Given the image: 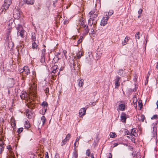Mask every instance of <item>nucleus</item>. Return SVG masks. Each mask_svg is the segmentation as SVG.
<instances>
[{
    "mask_svg": "<svg viewBox=\"0 0 158 158\" xmlns=\"http://www.w3.org/2000/svg\"><path fill=\"white\" fill-rule=\"evenodd\" d=\"M90 18L89 20L88 23L90 25H91L94 23V20H95V28H96V21L95 20L98 16V13L96 10H93L90 11L89 13Z\"/></svg>",
    "mask_w": 158,
    "mask_h": 158,
    "instance_id": "1",
    "label": "nucleus"
},
{
    "mask_svg": "<svg viewBox=\"0 0 158 158\" xmlns=\"http://www.w3.org/2000/svg\"><path fill=\"white\" fill-rule=\"evenodd\" d=\"M32 96L33 95L29 93V94H27L25 92L23 91L21 95H20V97L22 99H25L27 101L28 103H31V101H32Z\"/></svg>",
    "mask_w": 158,
    "mask_h": 158,
    "instance_id": "2",
    "label": "nucleus"
},
{
    "mask_svg": "<svg viewBox=\"0 0 158 158\" xmlns=\"http://www.w3.org/2000/svg\"><path fill=\"white\" fill-rule=\"evenodd\" d=\"M36 85L34 83L30 85L29 93L33 95V97L36 96Z\"/></svg>",
    "mask_w": 158,
    "mask_h": 158,
    "instance_id": "3",
    "label": "nucleus"
},
{
    "mask_svg": "<svg viewBox=\"0 0 158 158\" xmlns=\"http://www.w3.org/2000/svg\"><path fill=\"white\" fill-rule=\"evenodd\" d=\"M11 0H4V4L2 7V12H5L6 10L9 8L11 3Z\"/></svg>",
    "mask_w": 158,
    "mask_h": 158,
    "instance_id": "4",
    "label": "nucleus"
},
{
    "mask_svg": "<svg viewBox=\"0 0 158 158\" xmlns=\"http://www.w3.org/2000/svg\"><path fill=\"white\" fill-rule=\"evenodd\" d=\"M16 29L18 31V35H19V34L21 37H23L24 31L23 30L22 26L20 25H18V26L16 27Z\"/></svg>",
    "mask_w": 158,
    "mask_h": 158,
    "instance_id": "5",
    "label": "nucleus"
},
{
    "mask_svg": "<svg viewBox=\"0 0 158 158\" xmlns=\"http://www.w3.org/2000/svg\"><path fill=\"white\" fill-rule=\"evenodd\" d=\"M42 105L43 106V108L41 111H40V112L42 114H44L46 111L47 107L48 106L47 103L46 102H43L42 103Z\"/></svg>",
    "mask_w": 158,
    "mask_h": 158,
    "instance_id": "6",
    "label": "nucleus"
},
{
    "mask_svg": "<svg viewBox=\"0 0 158 158\" xmlns=\"http://www.w3.org/2000/svg\"><path fill=\"white\" fill-rule=\"evenodd\" d=\"M109 19V17H103L101 21L100 25L103 26L106 25L107 23V22Z\"/></svg>",
    "mask_w": 158,
    "mask_h": 158,
    "instance_id": "7",
    "label": "nucleus"
},
{
    "mask_svg": "<svg viewBox=\"0 0 158 158\" xmlns=\"http://www.w3.org/2000/svg\"><path fill=\"white\" fill-rule=\"evenodd\" d=\"M20 72H24L26 75H28L30 73V71L28 67L27 66H24L23 69L20 70Z\"/></svg>",
    "mask_w": 158,
    "mask_h": 158,
    "instance_id": "8",
    "label": "nucleus"
},
{
    "mask_svg": "<svg viewBox=\"0 0 158 158\" xmlns=\"http://www.w3.org/2000/svg\"><path fill=\"white\" fill-rule=\"evenodd\" d=\"M86 111V109L85 108H81L79 111V116L80 117H82L85 114Z\"/></svg>",
    "mask_w": 158,
    "mask_h": 158,
    "instance_id": "9",
    "label": "nucleus"
},
{
    "mask_svg": "<svg viewBox=\"0 0 158 158\" xmlns=\"http://www.w3.org/2000/svg\"><path fill=\"white\" fill-rule=\"evenodd\" d=\"M71 137V135L69 134H68L65 139L63 140L62 142V145H65L67 142L69 140Z\"/></svg>",
    "mask_w": 158,
    "mask_h": 158,
    "instance_id": "10",
    "label": "nucleus"
},
{
    "mask_svg": "<svg viewBox=\"0 0 158 158\" xmlns=\"http://www.w3.org/2000/svg\"><path fill=\"white\" fill-rule=\"evenodd\" d=\"M127 118V115L124 113H122L121 114V120L122 122L125 123Z\"/></svg>",
    "mask_w": 158,
    "mask_h": 158,
    "instance_id": "11",
    "label": "nucleus"
},
{
    "mask_svg": "<svg viewBox=\"0 0 158 158\" xmlns=\"http://www.w3.org/2000/svg\"><path fill=\"white\" fill-rule=\"evenodd\" d=\"M125 106L124 104H121L119 105L118 108H117L118 111H123L125 110Z\"/></svg>",
    "mask_w": 158,
    "mask_h": 158,
    "instance_id": "12",
    "label": "nucleus"
},
{
    "mask_svg": "<svg viewBox=\"0 0 158 158\" xmlns=\"http://www.w3.org/2000/svg\"><path fill=\"white\" fill-rule=\"evenodd\" d=\"M14 18L16 19H19L20 17V13L19 10H16L13 14Z\"/></svg>",
    "mask_w": 158,
    "mask_h": 158,
    "instance_id": "13",
    "label": "nucleus"
},
{
    "mask_svg": "<svg viewBox=\"0 0 158 158\" xmlns=\"http://www.w3.org/2000/svg\"><path fill=\"white\" fill-rule=\"evenodd\" d=\"M120 79V77L117 76L116 77V78L115 80V85L116 87H118L119 85V81Z\"/></svg>",
    "mask_w": 158,
    "mask_h": 158,
    "instance_id": "14",
    "label": "nucleus"
},
{
    "mask_svg": "<svg viewBox=\"0 0 158 158\" xmlns=\"http://www.w3.org/2000/svg\"><path fill=\"white\" fill-rule=\"evenodd\" d=\"M24 123L25 127L27 129L29 128L30 127V125L28 120L27 119H25L24 121Z\"/></svg>",
    "mask_w": 158,
    "mask_h": 158,
    "instance_id": "15",
    "label": "nucleus"
},
{
    "mask_svg": "<svg viewBox=\"0 0 158 158\" xmlns=\"http://www.w3.org/2000/svg\"><path fill=\"white\" fill-rule=\"evenodd\" d=\"M78 85L79 87H82L84 84V80L82 79H80L78 80Z\"/></svg>",
    "mask_w": 158,
    "mask_h": 158,
    "instance_id": "16",
    "label": "nucleus"
},
{
    "mask_svg": "<svg viewBox=\"0 0 158 158\" xmlns=\"http://www.w3.org/2000/svg\"><path fill=\"white\" fill-rule=\"evenodd\" d=\"M130 38L129 37L126 36L124 40L122 42V44L123 45H126L127 42H128V40H129Z\"/></svg>",
    "mask_w": 158,
    "mask_h": 158,
    "instance_id": "17",
    "label": "nucleus"
},
{
    "mask_svg": "<svg viewBox=\"0 0 158 158\" xmlns=\"http://www.w3.org/2000/svg\"><path fill=\"white\" fill-rule=\"evenodd\" d=\"M138 118L139 121L143 122L144 121L145 116L143 115H138Z\"/></svg>",
    "mask_w": 158,
    "mask_h": 158,
    "instance_id": "18",
    "label": "nucleus"
},
{
    "mask_svg": "<svg viewBox=\"0 0 158 158\" xmlns=\"http://www.w3.org/2000/svg\"><path fill=\"white\" fill-rule=\"evenodd\" d=\"M137 98L135 97H133V105L135 108H136L137 107Z\"/></svg>",
    "mask_w": 158,
    "mask_h": 158,
    "instance_id": "19",
    "label": "nucleus"
},
{
    "mask_svg": "<svg viewBox=\"0 0 158 158\" xmlns=\"http://www.w3.org/2000/svg\"><path fill=\"white\" fill-rule=\"evenodd\" d=\"M78 157V152L77 150L74 149V150L73 153V155L72 158H77Z\"/></svg>",
    "mask_w": 158,
    "mask_h": 158,
    "instance_id": "20",
    "label": "nucleus"
},
{
    "mask_svg": "<svg viewBox=\"0 0 158 158\" xmlns=\"http://www.w3.org/2000/svg\"><path fill=\"white\" fill-rule=\"evenodd\" d=\"M4 145L3 142L2 141H1L0 142V152L4 150Z\"/></svg>",
    "mask_w": 158,
    "mask_h": 158,
    "instance_id": "21",
    "label": "nucleus"
},
{
    "mask_svg": "<svg viewBox=\"0 0 158 158\" xmlns=\"http://www.w3.org/2000/svg\"><path fill=\"white\" fill-rule=\"evenodd\" d=\"M85 22V19L83 18H82L80 20L79 24H81L82 26H83L85 25L84 23Z\"/></svg>",
    "mask_w": 158,
    "mask_h": 158,
    "instance_id": "22",
    "label": "nucleus"
},
{
    "mask_svg": "<svg viewBox=\"0 0 158 158\" xmlns=\"http://www.w3.org/2000/svg\"><path fill=\"white\" fill-rule=\"evenodd\" d=\"M136 130L135 129H132L131 131V134L133 136H135L137 135L135 132Z\"/></svg>",
    "mask_w": 158,
    "mask_h": 158,
    "instance_id": "23",
    "label": "nucleus"
},
{
    "mask_svg": "<svg viewBox=\"0 0 158 158\" xmlns=\"http://www.w3.org/2000/svg\"><path fill=\"white\" fill-rule=\"evenodd\" d=\"M25 3L28 5H33L34 2V1L33 0H30L27 1L26 0L25 2Z\"/></svg>",
    "mask_w": 158,
    "mask_h": 158,
    "instance_id": "24",
    "label": "nucleus"
},
{
    "mask_svg": "<svg viewBox=\"0 0 158 158\" xmlns=\"http://www.w3.org/2000/svg\"><path fill=\"white\" fill-rule=\"evenodd\" d=\"M41 120L42 122L43 125H44L45 124L46 121L45 117L44 116H43L41 117Z\"/></svg>",
    "mask_w": 158,
    "mask_h": 158,
    "instance_id": "25",
    "label": "nucleus"
},
{
    "mask_svg": "<svg viewBox=\"0 0 158 158\" xmlns=\"http://www.w3.org/2000/svg\"><path fill=\"white\" fill-rule=\"evenodd\" d=\"M83 52L82 51H79L77 54V56L78 59L80 58L81 56H82Z\"/></svg>",
    "mask_w": 158,
    "mask_h": 158,
    "instance_id": "26",
    "label": "nucleus"
},
{
    "mask_svg": "<svg viewBox=\"0 0 158 158\" xmlns=\"http://www.w3.org/2000/svg\"><path fill=\"white\" fill-rule=\"evenodd\" d=\"M138 106L139 107V109L141 110L142 108L143 107V104L142 103V102L141 101L139 100V101L138 102Z\"/></svg>",
    "mask_w": 158,
    "mask_h": 158,
    "instance_id": "27",
    "label": "nucleus"
},
{
    "mask_svg": "<svg viewBox=\"0 0 158 158\" xmlns=\"http://www.w3.org/2000/svg\"><path fill=\"white\" fill-rule=\"evenodd\" d=\"M11 125L13 127H15L16 126V123L14 120H12L11 123Z\"/></svg>",
    "mask_w": 158,
    "mask_h": 158,
    "instance_id": "28",
    "label": "nucleus"
},
{
    "mask_svg": "<svg viewBox=\"0 0 158 158\" xmlns=\"http://www.w3.org/2000/svg\"><path fill=\"white\" fill-rule=\"evenodd\" d=\"M110 138H114L116 136V135L114 132H110Z\"/></svg>",
    "mask_w": 158,
    "mask_h": 158,
    "instance_id": "29",
    "label": "nucleus"
},
{
    "mask_svg": "<svg viewBox=\"0 0 158 158\" xmlns=\"http://www.w3.org/2000/svg\"><path fill=\"white\" fill-rule=\"evenodd\" d=\"M83 27L85 30V33L87 34L89 31L88 26L85 25Z\"/></svg>",
    "mask_w": 158,
    "mask_h": 158,
    "instance_id": "30",
    "label": "nucleus"
},
{
    "mask_svg": "<svg viewBox=\"0 0 158 158\" xmlns=\"http://www.w3.org/2000/svg\"><path fill=\"white\" fill-rule=\"evenodd\" d=\"M83 37L82 36H80V37L79 39L77 41V43L78 44L81 43L82 41V40H83Z\"/></svg>",
    "mask_w": 158,
    "mask_h": 158,
    "instance_id": "31",
    "label": "nucleus"
},
{
    "mask_svg": "<svg viewBox=\"0 0 158 158\" xmlns=\"http://www.w3.org/2000/svg\"><path fill=\"white\" fill-rule=\"evenodd\" d=\"M32 48H35L36 49H37L38 45H37L36 44L35 42H34L32 43Z\"/></svg>",
    "mask_w": 158,
    "mask_h": 158,
    "instance_id": "32",
    "label": "nucleus"
},
{
    "mask_svg": "<svg viewBox=\"0 0 158 158\" xmlns=\"http://www.w3.org/2000/svg\"><path fill=\"white\" fill-rule=\"evenodd\" d=\"M57 66H54L53 67V70L52 71V73H55L56 72V69H57Z\"/></svg>",
    "mask_w": 158,
    "mask_h": 158,
    "instance_id": "33",
    "label": "nucleus"
},
{
    "mask_svg": "<svg viewBox=\"0 0 158 158\" xmlns=\"http://www.w3.org/2000/svg\"><path fill=\"white\" fill-rule=\"evenodd\" d=\"M135 37L136 39H137L138 40H139L140 38V33L139 32H138L136 33Z\"/></svg>",
    "mask_w": 158,
    "mask_h": 158,
    "instance_id": "34",
    "label": "nucleus"
},
{
    "mask_svg": "<svg viewBox=\"0 0 158 158\" xmlns=\"http://www.w3.org/2000/svg\"><path fill=\"white\" fill-rule=\"evenodd\" d=\"M158 118V116L156 114H155L151 118L152 119H156Z\"/></svg>",
    "mask_w": 158,
    "mask_h": 158,
    "instance_id": "35",
    "label": "nucleus"
},
{
    "mask_svg": "<svg viewBox=\"0 0 158 158\" xmlns=\"http://www.w3.org/2000/svg\"><path fill=\"white\" fill-rule=\"evenodd\" d=\"M23 128H19L17 130V132L19 134H20L23 131Z\"/></svg>",
    "mask_w": 158,
    "mask_h": 158,
    "instance_id": "36",
    "label": "nucleus"
},
{
    "mask_svg": "<svg viewBox=\"0 0 158 158\" xmlns=\"http://www.w3.org/2000/svg\"><path fill=\"white\" fill-rule=\"evenodd\" d=\"M7 148L9 150L10 152H12V148L11 147L10 145H8L7 146Z\"/></svg>",
    "mask_w": 158,
    "mask_h": 158,
    "instance_id": "37",
    "label": "nucleus"
},
{
    "mask_svg": "<svg viewBox=\"0 0 158 158\" xmlns=\"http://www.w3.org/2000/svg\"><path fill=\"white\" fill-rule=\"evenodd\" d=\"M113 14V10H110L108 12V15L109 16H110Z\"/></svg>",
    "mask_w": 158,
    "mask_h": 158,
    "instance_id": "38",
    "label": "nucleus"
},
{
    "mask_svg": "<svg viewBox=\"0 0 158 158\" xmlns=\"http://www.w3.org/2000/svg\"><path fill=\"white\" fill-rule=\"evenodd\" d=\"M90 151L89 149H87L86 151V154L87 156H89L90 155Z\"/></svg>",
    "mask_w": 158,
    "mask_h": 158,
    "instance_id": "39",
    "label": "nucleus"
},
{
    "mask_svg": "<svg viewBox=\"0 0 158 158\" xmlns=\"http://www.w3.org/2000/svg\"><path fill=\"white\" fill-rule=\"evenodd\" d=\"M63 53L64 55V56H65V58L66 59H67V55H66V53H67V51L66 50H64L63 51Z\"/></svg>",
    "mask_w": 158,
    "mask_h": 158,
    "instance_id": "40",
    "label": "nucleus"
},
{
    "mask_svg": "<svg viewBox=\"0 0 158 158\" xmlns=\"http://www.w3.org/2000/svg\"><path fill=\"white\" fill-rule=\"evenodd\" d=\"M107 156L108 158H112V155L110 153H108L107 154Z\"/></svg>",
    "mask_w": 158,
    "mask_h": 158,
    "instance_id": "41",
    "label": "nucleus"
},
{
    "mask_svg": "<svg viewBox=\"0 0 158 158\" xmlns=\"http://www.w3.org/2000/svg\"><path fill=\"white\" fill-rule=\"evenodd\" d=\"M45 93L46 94L48 93H49V89L48 88H47L45 89Z\"/></svg>",
    "mask_w": 158,
    "mask_h": 158,
    "instance_id": "42",
    "label": "nucleus"
},
{
    "mask_svg": "<svg viewBox=\"0 0 158 158\" xmlns=\"http://www.w3.org/2000/svg\"><path fill=\"white\" fill-rule=\"evenodd\" d=\"M142 11L143 10L142 9H139V10L138 11V13L139 14H141L142 13Z\"/></svg>",
    "mask_w": 158,
    "mask_h": 158,
    "instance_id": "43",
    "label": "nucleus"
},
{
    "mask_svg": "<svg viewBox=\"0 0 158 158\" xmlns=\"http://www.w3.org/2000/svg\"><path fill=\"white\" fill-rule=\"evenodd\" d=\"M108 13L107 12H105L104 14L105 17H108L109 18L110 16H108Z\"/></svg>",
    "mask_w": 158,
    "mask_h": 158,
    "instance_id": "44",
    "label": "nucleus"
},
{
    "mask_svg": "<svg viewBox=\"0 0 158 158\" xmlns=\"http://www.w3.org/2000/svg\"><path fill=\"white\" fill-rule=\"evenodd\" d=\"M32 39L34 41H35L36 40V37L35 36H32Z\"/></svg>",
    "mask_w": 158,
    "mask_h": 158,
    "instance_id": "45",
    "label": "nucleus"
},
{
    "mask_svg": "<svg viewBox=\"0 0 158 158\" xmlns=\"http://www.w3.org/2000/svg\"><path fill=\"white\" fill-rule=\"evenodd\" d=\"M131 140L132 142L135 143V139L134 138L131 137Z\"/></svg>",
    "mask_w": 158,
    "mask_h": 158,
    "instance_id": "46",
    "label": "nucleus"
},
{
    "mask_svg": "<svg viewBox=\"0 0 158 158\" xmlns=\"http://www.w3.org/2000/svg\"><path fill=\"white\" fill-rule=\"evenodd\" d=\"M26 115L27 116L28 118H30L31 117V116L29 115V114L28 113H27Z\"/></svg>",
    "mask_w": 158,
    "mask_h": 158,
    "instance_id": "47",
    "label": "nucleus"
},
{
    "mask_svg": "<svg viewBox=\"0 0 158 158\" xmlns=\"http://www.w3.org/2000/svg\"><path fill=\"white\" fill-rule=\"evenodd\" d=\"M46 52V50L45 49H44L42 50V52L43 54H44Z\"/></svg>",
    "mask_w": 158,
    "mask_h": 158,
    "instance_id": "48",
    "label": "nucleus"
},
{
    "mask_svg": "<svg viewBox=\"0 0 158 158\" xmlns=\"http://www.w3.org/2000/svg\"><path fill=\"white\" fill-rule=\"evenodd\" d=\"M80 137H77L76 139V143L77 142H78L79 139H80Z\"/></svg>",
    "mask_w": 158,
    "mask_h": 158,
    "instance_id": "49",
    "label": "nucleus"
},
{
    "mask_svg": "<svg viewBox=\"0 0 158 158\" xmlns=\"http://www.w3.org/2000/svg\"><path fill=\"white\" fill-rule=\"evenodd\" d=\"M118 143H114L113 144V147H116V146H117L118 145Z\"/></svg>",
    "mask_w": 158,
    "mask_h": 158,
    "instance_id": "50",
    "label": "nucleus"
},
{
    "mask_svg": "<svg viewBox=\"0 0 158 158\" xmlns=\"http://www.w3.org/2000/svg\"><path fill=\"white\" fill-rule=\"evenodd\" d=\"M10 31H9V32L8 33V35H7V38H9V36H10Z\"/></svg>",
    "mask_w": 158,
    "mask_h": 158,
    "instance_id": "51",
    "label": "nucleus"
},
{
    "mask_svg": "<svg viewBox=\"0 0 158 158\" xmlns=\"http://www.w3.org/2000/svg\"><path fill=\"white\" fill-rule=\"evenodd\" d=\"M45 156H47V157H48V152H46L45 153Z\"/></svg>",
    "mask_w": 158,
    "mask_h": 158,
    "instance_id": "52",
    "label": "nucleus"
},
{
    "mask_svg": "<svg viewBox=\"0 0 158 158\" xmlns=\"http://www.w3.org/2000/svg\"><path fill=\"white\" fill-rule=\"evenodd\" d=\"M156 104L157 106V108L158 109V100H157V102L156 103Z\"/></svg>",
    "mask_w": 158,
    "mask_h": 158,
    "instance_id": "53",
    "label": "nucleus"
},
{
    "mask_svg": "<svg viewBox=\"0 0 158 158\" xmlns=\"http://www.w3.org/2000/svg\"><path fill=\"white\" fill-rule=\"evenodd\" d=\"M32 73H33V75L34 76L36 75L35 73V72H34V71Z\"/></svg>",
    "mask_w": 158,
    "mask_h": 158,
    "instance_id": "54",
    "label": "nucleus"
},
{
    "mask_svg": "<svg viewBox=\"0 0 158 158\" xmlns=\"http://www.w3.org/2000/svg\"><path fill=\"white\" fill-rule=\"evenodd\" d=\"M156 68L158 70V61L156 65Z\"/></svg>",
    "mask_w": 158,
    "mask_h": 158,
    "instance_id": "55",
    "label": "nucleus"
},
{
    "mask_svg": "<svg viewBox=\"0 0 158 158\" xmlns=\"http://www.w3.org/2000/svg\"><path fill=\"white\" fill-rule=\"evenodd\" d=\"M91 158H94V155L93 154H91Z\"/></svg>",
    "mask_w": 158,
    "mask_h": 158,
    "instance_id": "56",
    "label": "nucleus"
},
{
    "mask_svg": "<svg viewBox=\"0 0 158 158\" xmlns=\"http://www.w3.org/2000/svg\"><path fill=\"white\" fill-rule=\"evenodd\" d=\"M148 76L146 78V79H147V81H148Z\"/></svg>",
    "mask_w": 158,
    "mask_h": 158,
    "instance_id": "57",
    "label": "nucleus"
},
{
    "mask_svg": "<svg viewBox=\"0 0 158 158\" xmlns=\"http://www.w3.org/2000/svg\"><path fill=\"white\" fill-rule=\"evenodd\" d=\"M44 59L43 58H42L41 59V61H42V60H43V61H44Z\"/></svg>",
    "mask_w": 158,
    "mask_h": 158,
    "instance_id": "58",
    "label": "nucleus"
},
{
    "mask_svg": "<svg viewBox=\"0 0 158 158\" xmlns=\"http://www.w3.org/2000/svg\"><path fill=\"white\" fill-rule=\"evenodd\" d=\"M76 142L75 143H74V146H75V147L76 146Z\"/></svg>",
    "mask_w": 158,
    "mask_h": 158,
    "instance_id": "59",
    "label": "nucleus"
},
{
    "mask_svg": "<svg viewBox=\"0 0 158 158\" xmlns=\"http://www.w3.org/2000/svg\"><path fill=\"white\" fill-rule=\"evenodd\" d=\"M48 157L45 156V158H48Z\"/></svg>",
    "mask_w": 158,
    "mask_h": 158,
    "instance_id": "60",
    "label": "nucleus"
},
{
    "mask_svg": "<svg viewBox=\"0 0 158 158\" xmlns=\"http://www.w3.org/2000/svg\"><path fill=\"white\" fill-rule=\"evenodd\" d=\"M60 73V72H59L58 73V74H59Z\"/></svg>",
    "mask_w": 158,
    "mask_h": 158,
    "instance_id": "61",
    "label": "nucleus"
},
{
    "mask_svg": "<svg viewBox=\"0 0 158 158\" xmlns=\"http://www.w3.org/2000/svg\"><path fill=\"white\" fill-rule=\"evenodd\" d=\"M157 122L158 123V120L157 121Z\"/></svg>",
    "mask_w": 158,
    "mask_h": 158,
    "instance_id": "62",
    "label": "nucleus"
}]
</instances>
